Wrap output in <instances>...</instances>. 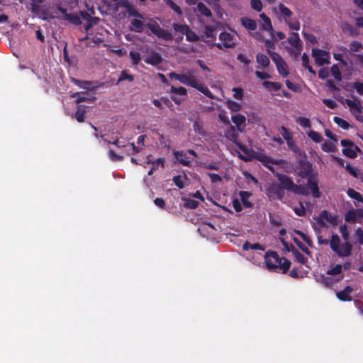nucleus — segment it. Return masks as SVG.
<instances>
[{
    "instance_id": "1",
    "label": "nucleus",
    "mask_w": 363,
    "mask_h": 363,
    "mask_svg": "<svg viewBox=\"0 0 363 363\" xmlns=\"http://www.w3.org/2000/svg\"><path fill=\"white\" fill-rule=\"evenodd\" d=\"M340 232L345 242L340 244L338 235L333 234L330 240V247L339 257H348L352 255V245L349 241L350 233L346 224L340 226Z\"/></svg>"
},
{
    "instance_id": "2",
    "label": "nucleus",
    "mask_w": 363,
    "mask_h": 363,
    "mask_svg": "<svg viewBox=\"0 0 363 363\" xmlns=\"http://www.w3.org/2000/svg\"><path fill=\"white\" fill-rule=\"evenodd\" d=\"M265 263L267 267L273 271L280 270L281 273L286 274L291 267V262L284 257H279L274 251H268L265 255Z\"/></svg>"
},
{
    "instance_id": "3",
    "label": "nucleus",
    "mask_w": 363,
    "mask_h": 363,
    "mask_svg": "<svg viewBox=\"0 0 363 363\" xmlns=\"http://www.w3.org/2000/svg\"><path fill=\"white\" fill-rule=\"evenodd\" d=\"M169 77L172 79L179 81L182 84L190 86L193 88L198 89L201 93L204 94V86L200 84L196 77L193 75H186L185 74H177L176 72H170Z\"/></svg>"
},
{
    "instance_id": "4",
    "label": "nucleus",
    "mask_w": 363,
    "mask_h": 363,
    "mask_svg": "<svg viewBox=\"0 0 363 363\" xmlns=\"http://www.w3.org/2000/svg\"><path fill=\"white\" fill-rule=\"evenodd\" d=\"M296 172L303 179H307L315 174L313 173L312 164L306 158L297 161Z\"/></svg>"
},
{
    "instance_id": "5",
    "label": "nucleus",
    "mask_w": 363,
    "mask_h": 363,
    "mask_svg": "<svg viewBox=\"0 0 363 363\" xmlns=\"http://www.w3.org/2000/svg\"><path fill=\"white\" fill-rule=\"evenodd\" d=\"M146 26L158 38L166 41H169L173 39L172 32L162 28L157 22L147 23Z\"/></svg>"
},
{
    "instance_id": "6",
    "label": "nucleus",
    "mask_w": 363,
    "mask_h": 363,
    "mask_svg": "<svg viewBox=\"0 0 363 363\" xmlns=\"http://www.w3.org/2000/svg\"><path fill=\"white\" fill-rule=\"evenodd\" d=\"M43 2L44 0H30L28 9L30 10L33 14L39 16L43 20H47L48 18V12L40 6Z\"/></svg>"
},
{
    "instance_id": "7",
    "label": "nucleus",
    "mask_w": 363,
    "mask_h": 363,
    "mask_svg": "<svg viewBox=\"0 0 363 363\" xmlns=\"http://www.w3.org/2000/svg\"><path fill=\"white\" fill-rule=\"evenodd\" d=\"M271 58L275 63L277 69L280 75L286 77L289 74V69L286 62L279 53H272Z\"/></svg>"
},
{
    "instance_id": "8",
    "label": "nucleus",
    "mask_w": 363,
    "mask_h": 363,
    "mask_svg": "<svg viewBox=\"0 0 363 363\" xmlns=\"http://www.w3.org/2000/svg\"><path fill=\"white\" fill-rule=\"evenodd\" d=\"M312 56L315 60V62L318 66H323L325 64L329 63V52L328 51L319 48H313Z\"/></svg>"
},
{
    "instance_id": "9",
    "label": "nucleus",
    "mask_w": 363,
    "mask_h": 363,
    "mask_svg": "<svg viewBox=\"0 0 363 363\" xmlns=\"http://www.w3.org/2000/svg\"><path fill=\"white\" fill-rule=\"evenodd\" d=\"M326 222L336 225L337 224V218L336 216H333L327 210L322 211L317 218V223L322 227L326 225Z\"/></svg>"
},
{
    "instance_id": "10",
    "label": "nucleus",
    "mask_w": 363,
    "mask_h": 363,
    "mask_svg": "<svg viewBox=\"0 0 363 363\" xmlns=\"http://www.w3.org/2000/svg\"><path fill=\"white\" fill-rule=\"evenodd\" d=\"M219 39L221 43H217L216 45L219 49L233 48L235 47V43L233 40V35L227 32H222L219 35Z\"/></svg>"
},
{
    "instance_id": "11",
    "label": "nucleus",
    "mask_w": 363,
    "mask_h": 363,
    "mask_svg": "<svg viewBox=\"0 0 363 363\" xmlns=\"http://www.w3.org/2000/svg\"><path fill=\"white\" fill-rule=\"evenodd\" d=\"M227 129L225 131V136L232 141L233 143H235L241 150L243 152L245 151V147L244 145H240L238 143V140L239 138V132L237 128H235L231 123L230 125H227Z\"/></svg>"
},
{
    "instance_id": "12",
    "label": "nucleus",
    "mask_w": 363,
    "mask_h": 363,
    "mask_svg": "<svg viewBox=\"0 0 363 363\" xmlns=\"http://www.w3.org/2000/svg\"><path fill=\"white\" fill-rule=\"evenodd\" d=\"M307 178L306 188L310 189L314 198H320L321 193L319 191L318 183L315 176Z\"/></svg>"
},
{
    "instance_id": "13",
    "label": "nucleus",
    "mask_w": 363,
    "mask_h": 363,
    "mask_svg": "<svg viewBox=\"0 0 363 363\" xmlns=\"http://www.w3.org/2000/svg\"><path fill=\"white\" fill-rule=\"evenodd\" d=\"M276 177L280 182L279 185L282 186L284 190L291 191L294 182L291 177L280 173H277Z\"/></svg>"
},
{
    "instance_id": "14",
    "label": "nucleus",
    "mask_w": 363,
    "mask_h": 363,
    "mask_svg": "<svg viewBox=\"0 0 363 363\" xmlns=\"http://www.w3.org/2000/svg\"><path fill=\"white\" fill-rule=\"evenodd\" d=\"M269 196H276L279 200H282L284 196V190L279 184L273 183L267 189Z\"/></svg>"
},
{
    "instance_id": "15",
    "label": "nucleus",
    "mask_w": 363,
    "mask_h": 363,
    "mask_svg": "<svg viewBox=\"0 0 363 363\" xmlns=\"http://www.w3.org/2000/svg\"><path fill=\"white\" fill-rule=\"evenodd\" d=\"M232 121L235 125L238 131L242 132L245 130L246 126V118L244 115L237 113L232 116Z\"/></svg>"
},
{
    "instance_id": "16",
    "label": "nucleus",
    "mask_w": 363,
    "mask_h": 363,
    "mask_svg": "<svg viewBox=\"0 0 363 363\" xmlns=\"http://www.w3.org/2000/svg\"><path fill=\"white\" fill-rule=\"evenodd\" d=\"M287 41L292 47L298 50L297 55H299L302 50V45L298 34L297 33H292L288 38Z\"/></svg>"
},
{
    "instance_id": "17",
    "label": "nucleus",
    "mask_w": 363,
    "mask_h": 363,
    "mask_svg": "<svg viewBox=\"0 0 363 363\" xmlns=\"http://www.w3.org/2000/svg\"><path fill=\"white\" fill-rule=\"evenodd\" d=\"M263 162V164L267 168L269 169V171H271L274 175L276 177V174L277 172H275L274 169L273 167L269 165L268 164H288L287 162H286L285 160H274L273 158L270 157H264V159L262 160Z\"/></svg>"
},
{
    "instance_id": "18",
    "label": "nucleus",
    "mask_w": 363,
    "mask_h": 363,
    "mask_svg": "<svg viewBox=\"0 0 363 363\" xmlns=\"http://www.w3.org/2000/svg\"><path fill=\"white\" fill-rule=\"evenodd\" d=\"M353 289L350 286H347L343 290L337 293V297L342 301H352L350 294L352 292Z\"/></svg>"
},
{
    "instance_id": "19",
    "label": "nucleus",
    "mask_w": 363,
    "mask_h": 363,
    "mask_svg": "<svg viewBox=\"0 0 363 363\" xmlns=\"http://www.w3.org/2000/svg\"><path fill=\"white\" fill-rule=\"evenodd\" d=\"M88 107L84 105H79L77 107V111L72 117L74 118L79 123L84 121L85 114L87 112Z\"/></svg>"
},
{
    "instance_id": "20",
    "label": "nucleus",
    "mask_w": 363,
    "mask_h": 363,
    "mask_svg": "<svg viewBox=\"0 0 363 363\" xmlns=\"http://www.w3.org/2000/svg\"><path fill=\"white\" fill-rule=\"evenodd\" d=\"M72 97L76 98L75 102L79 104L84 101H93L96 99L95 96L91 98L88 97V93L86 91L76 92L72 95Z\"/></svg>"
},
{
    "instance_id": "21",
    "label": "nucleus",
    "mask_w": 363,
    "mask_h": 363,
    "mask_svg": "<svg viewBox=\"0 0 363 363\" xmlns=\"http://www.w3.org/2000/svg\"><path fill=\"white\" fill-rule=\"evenodd\" d=\"M220 0H206L210 6H211L213 11L216 14L218 18H223V9L220 5Z\"/></svg>"
},
{
    "instance_id": "22",
    "label": "nucleus",
    "mask_w": 363,
    "mask_h": 363,
    "mask_svg": "<svg viewBox=\"0 0 363 363\" xmlns=\"http://www.w3.org/2000/svg\"><path fill=\"white\" fill-rule=\"evenodd\" d=\"M72 82L75 85L79 86V88L86 89L88 91H94L98 86H92L93 82L86 81V80H79L76 79H72Z\"/></svg>"
},
{
    "instance_id": "23",
    "label": "nucleus",
    "mask_w": 363,
    "mask_h": 363,
    "mask_svg": "<svg viewBox=\"0 0 363 363\" xmlns=\"http://www.w3.org/2000/svg\"><path fill=\"white\" fill-rule=\"evenodd\" d=\"M162 57L157 52H152L145 60V62L148 65H157L162 62Z\"/></svg>"
},
{
    "instance_id": "24",
    "label": "nucleus",
    "mask_w": 363,
    "mask_h": 363,
    "mask_svg": "<svg viewBox=\"0 0 363 363\" xmlns=\"http://www.w3.org/2000/svg\"><path fill=\"white\" fill-rule=\"evenodd\" d=\"M360 151V148L354 144V146L342 149V154L349 158L354 159L357 156V152Z\"/></svg>"
},
{
    "instance_id": "25",
    "label": "nucleus",
    "mask_w": 363,
    "mask_h": 363,
    "mask_svg": "<svg viewBox=\"0 0 363 363\" xmlns=\"http://www.w3.org/2000/svg\"><path fill=\"white\" fill-rule=\"evenodd\" d=\"M345 104L347 105V106L350 108L351 111H357L358 113L362 112L363 107L361 105V102L358 99H355L354 101L346 99L345 101Z\"/></svg>"
},
{
    "instance_id": "26",
    "label": "nucleus",
    "mask_w": 363,
    "mask_h": 363,
    "mask_svg": "<svg viewBox=\"0 0 363 363\" xmlns=\"http://www.w3.org/2000/svg\"><path fill=\"white\" fill-rule=\"evenodd\" d=\"M206 238L211 241L216 240L217 230L211 224L206 222Z\"/></svg>"
},
{
    "instance_id": "27",
    "label": "nucleus",
    "mask_w": 363,
    "mask_h": 363,
    "mask_svg": "<svg viewBox=\"0 0 363 363\" xmlns=\"http://www.w3.org/2000/svg\"><path fill=\"white\" fill-rule=\"evenodd\" d=\"M130 24L133 28H130L131 30H133L136 33H142L143 31V27L145 26L143 19H133L130 21Z\"/></svg>"
},
{
    "instance_id": "28",
    "label": "nucleus",
    "mask_w": 363,
    "mask_h": 363,
    "mask_svg": "<svg viewBox=\"0 0 363 363\" xmlns=\"http://www.w3.org/2000/svg\"><path fill=\"white\" fill-rule=\"evenodd\" d=\"M239 195L240 196V199L243 206L246 208H250L252 206V203L248 201V199L252 196V193L246 191H240L239 192Z\"/></svg>"
},
{
    "instance_id": "29",
    "label": "nucleus",
    "mask_w": 363,
    "mask_h": 363,
    "mask_svg": "<svg viewBox=\"0 0 363 363\" xmlns=\"http://www.w3.org/2000/svg\"><path fill=\"white\" fill-rule=\"evenodd\" d=\"M241 23L245 28H247L250 30H255L257 28L256 21L247 17L242 18Z\"/></svg>"
},
{
    "instance_id": "30",
    "label": "nucleus",
    "mask_w": 363,
    "mask_h": 363,
    "mask_svg": "<svg viewBox=\"0 0 363 363\" xmlns=\"http://www.w3.org/2000/svg\"><path fill=\"white\" fill-rule=\"evenodd\" d=\"M264 88L269 91H277L281 88V84L279 82H274L270 81H264L262 83Z\"/></svg>"
},
{
    "instance_id": "31",
    "label": "nucleus",
    "mask_w": 363,
    "mask_h": 363,
    "mask_svg": "<svg viewBox=\"0 0 363 363\" xmlns=\"http://www.w3.org/2000/svg\"><path fill=\"white\" fill-rule=\"evenodd\" d=\"M256 61L262 67H267L270 63L269 58L264 54L258 53L256 56Z\"/></svg>"
},
{
    "instance_id": "32",
    "label": "nucleus",
    "mask_w": 363,
    "mask_h": 363,
    "mask_svg": "<svg viewBox=\"0 0 363 363\" xmlns=\"http://www.w3.org/2000/svg\"><path fill=\"white\" fill-rule=\"evenodd\" d=\"M175 158L182 164L185 166H189L190 164V160L186 157V154L183 153L182 151H176L174 152Z\"/></svg>"
},
{
    "instance_id": "33",
    "label": "nucleus",
    "mask_w": 363,
    "mask_h": 363,
    "mask_svg": "<svg viewBox=\"0 0 363 363\" xmlns=\"http://www.w3.org/2000/svg\"><path fill=\"white\" fill-rule=\"evenodd\" d=\"M291 192L298 195L306 196L308 194L306 186L294 184Z\"/></svg>"
},
{
    "instance_id": "34",
    "label": "nucleus",
    "mask_w": 363,
    "mask_h": 363,
    "mask_svg": "<svg viewBox=\"0 0 363 363\" xmlns=\"http://www.w3.org/2000/svg\"><path fill=\"white\" fill-rule=\"evenodd\" d=\"M226 105L228 108H229L233 112H238L242 109L241 104L230 99L226 101Z\"/></svg>"
},
{
    "instance_id": "35",
    "label": "nucleus",
    "mask_w": 363,
    "mask_h": 363,
    "mask_svg": "<svg viewBox=\"0 0 363 363\" xmlns=\"http://www.w3.org/2000/svg\"><path fill=\"white\" fill-rule=\"evenodd\" d=\"M347 194L350 198L357 201L358 202H363V198L362 194L359 192L355 191L354 189L351 188L348 189L347 191Z\"/></svg>"
},
{
    "instance_id": "36",
    "label": "nucleus",
    "mask_w": 363,
    "mask_h": 363,
    "mask_svg": "<svg viewBox=\"0 0 363 363\" xmlns=\"http://www.w3.org/2000/svg\"><path fill=\"white\" fill-rule=\"evenodd\" d=\"M291 252L299 263L304 264L306 262V258L293 245H291Z\"/></svg>"
},
{
    "instance_id": "37",
    "label": "nucleus",
    "mask_w": 363,
    "mask_h": 363,
    "mask_svg": "<svg viewBox=\"0 0 363 363\" xmlns=\"http://www.w3.org/2000/svg\"><path fill=\"white\" fill-rule=\"evenodd\" d=\"M322 150L326 152H335L337 148L333 143L327 140L322 144Z\"/></svg>"
},
{
    "instance_id": "38",
    "label": "nucleus",
    "mask_w": 363,
    "mask_h": 363,
    "mask_svg": "<svg viewBox=\"0 0 363 363\" xmlns=\"http://www.w3.org/2000/svg\"><path fill=\"white\" fill-rule=\"evenodd\" d=\"M345 220L346 222H352V223L357 222V215H356V210L355 209L349 210L345 215Z\"/></svg>"
},
{
    "instance_id": "39",
    "label": "nucleus",
    "mask_w": 363,
    "mask_h": 363,
    "mask_svg": "<svg viewBox=\"0 0 363 363\" xmlns=\"http://www.w3.org/2000/svg\"><path fill=\"white\" fill-rule=\"evenodd\" d=\"M260 18L262 19V21L264 23L262 25L263 29L265 30H268V31L272 30L273 29V28H272V25L271 23L270 18L264 13L260 14Z\"/></svg>"
},
{
    "instance_id": "40",
    "label": "nucleus",
    "mask_w": 363,
    "mask_h": 363,
    "mask_svg": "<svg viewBox=\"0 0 363 363\" xmlns=\"http://www.w3.org/2000/svg\"><path fill=\"white\" fill-rule=\"evenodd\" d=\"M192 223H194L196 225H199V227L197 228L198 233L201 235V236L203 237L204 235L203 234V225H204V221L203 220V218H191Z\"/></svg>"
},
{
    "instance_id": "41",
    "label": "nucleus",
    "mask_w": 363,
    "mask_h": 363,
    "mask_svg": "<svg viewBox=\"0 0 363 363\" xmlns=\"http://www.w3.org/2000/svg\"><path fill=\"white\" fill-rule=\"evenodd\" d=\"M164 2L170 7L175 13H177L179 16L182 15V11L180 7L174 3L172 0H163Z\"/></svg>"
},
{
    "instance_id": "42",
    "label": "nucleus",
    "mask_w": 363,
    "mask_h": 363,
    "mask_svg": "<svg viewBox=\"0 0 363 363\" xmlns=\"http://www.w3.org/2000/svg\"><path fill=\"white\" fill-rule=\"evenodd\" d=\"M333 121L343 130H347L350 127V124L347 121L338 116H335L333 118Z\"/></svg>"
},
{
    "instance_id": "43",
    "label": "nucleus",
    "mask_w": 363,
    "mask_h": 363,
    "mask_svg": "<svg viewBox=\"0 0 363 363\" xmlns=\"http://www.w3.org/2000/svg\"><path fill=\"white\" fill-rule=\"evenodd\" d=\"M64 19L77 26L82 23L80 18L76 14L69 13L64 17Z\"/></svg>"
},
{
    "instance_id": "44",
    "label": "nucleus",
    "mask_w": 363,
    "mask_h": 363,
    "mask_svg": "<svg viewBox=\"0 0 363 363\" xmlns=\"http://www.w3.org/2000/svg\"><path fill=\"white\" fill-rule=\"evenodd\" d=\"M330 71L337 81L340 82L342 80V74L337 65H333L330 68Z\"/></svg>"
},
{
    "instance_id": "45",
    "label": "nucleus",
    "mask_w": 363,
    "mask_h": 363,
    "mask_svg": "<svg viewBox=\"0 0 363 363\" xmlns=\"http://www.w3.org/2000/svg\"><path fill=\"white\" fill-rule=\"evenodd\" d=\"M173 28L175 32L185 35L186 32L188 31L189 26L186 24L173 23Z\"/></svg>"
},
{
    "instance_id": "46",
    "label": "nucleus",
    "mask_w": 363,
    "mask_h": 363,
    "mask_svg": "<svg viewBox=\"0 0 363 363\" xmlns=\"http://www.w3.org/2000/svg\"><path fill=\"white\" fill-rule=\"evenodd\" d=\"M279 133H281V135L283 136L286 141L293 138L292 133L289 130V128L284 125L280 127Z\"/></svg>"
},
{
    "instance_id": "47",
    "label": "nucleus",
    "mask_w": 363,
    "mask_h": 363,
    "mask_svg": "<svg viewBox=\"0 0 363 363\" xmlns=\"http://www.w3.org/2000/svg\"><path fill=\"white\" fill-rule=\"evenodd\" d=\"M296 122L303 128H311L310 119L306 117L299 116L296 119Z\"/></svg>"
},
{
    "instance_id": "48",
    "label": "nucleus",
    "mask_w": 363,
    "mask_h": 363,
    "mask_svg": "<svg viewBox=\"0 0 363 363\" xmlns=\"http://www.w3.org/2000/svg\"><path fill=\"white\" fill-rule=\"evenodd\" d=\"M128 80L129 82H133L134 80V76L127 73L125 70L121 72V75L118 79L116 84H118L121 82Z\"/></svg>"
},
{
    "instance_id": "49",
    "label": "nucleus",
    "mask_w": 363,
    "mask_h": 363,
    "mask_svg": "<svg viewBox=\"0 0 363 363\" xmlns=\"http://www.w3.org/2000/svg\"><path fill=\"white\" fill-rule=\"evenodd\" d=\"M263 250V247L259 243L252 244L249 241H246L242 245L243 250Z\"/></svg>"
},
{
    "instance_id": "50",
    "label": "nucleus",
    "mask_w": 363,
    "mask_h": 363,
    "mask_svg": "<svg viewBox=\"0 0 363 363\" xmlns=\"http://www.w3.org/2000/svg\"><path fill=\"white\" fill-rule=\"evenodd\" d=\"M126 8L129 16H133L140 19H144L143 15L139 13L135 9L132 7L130 5H127Z\"/></svg>"
},
{
    "instance_id": "51",
    "label": "nucleus",
    "mask_w": 363,
    "mask_h": 363,
    "mask_svg": "<svg viewBox=\"0 0 363 363\" xmlns=\"http://www.w3.org/2000/svg\"><path fill=\"white\" fill-rule=\"evenodd\" d=\"M308 135L313 141L315 143H320L323 140L321 135L315 130H310L308 133Z\"/></svg>"
},
{
    "instance_id": "52",
    "label": "nucleus",
    "mask_w": 363,
    "mask_h": 363,
    "mask_svg": "<svg viewBox=\"0 0 363 363\" xmlns=\"http://www.w3.org/2000/svg\"><path fill=\"white\" fill-rule=\"evenodd\" d=\"M130 57L132 60V63L134 65H138L141 60V56L140 52H135V51H130Z\"/></svg>"
},
{
    "instance_id": "53",
    "label": "nucleus",
    "mask_w": 363,
    "mask_h": 363,
    "mask_svg": "<svg viewBox=\"0 0 363 363\" xmlns=\"http://www.w3.org/2000/svg\"><path fill=\"white\" fill-rule=\"evenodd\" d=\"M108 156L111 161L113 162H121L123 160L124 157L122 155H118L113 150H110L108 152Z\"/></svg>"
},
{
    "instance_id": "54",
    "label": "nucleus",
    "mask_w": 363,
    "mask_h": 363,
    "mask_svg": "<svg viewBox=\"0 0 363 363\" xmlns=\"http://www.w3.org/2000/svg\"><path fill=\"white\" fill-rule=\"evenodd\" d=\"M349 86L354 88L357 93L363 96V83L359 81L348 84Z\"/></svg>"
},
{
    "instance_id": "55",
    "label": "nucleus",
    "mask_w": 363,
    "mask_h": 363,
    "mask_svg": "<svg viewBox=\"0 0 363 363\" xmlns=\"http://www.w3.org/2000/svg\"><path fill=\"white\" fill-rule=\"evenodd\" d=\"M342 266L341 264H336L335 267L329 269L327 271L328 275H336L342 272Z\"/></svg>"
},
{
    "instance_id": "56",
    "label": "nucleus",
    "mask_w": 363,
    "mask_h": 363,
    "mask_svg": "<svg viewBox=\"0 0 363 363\" xmlns=\"http://www.w3.org/2000/svg\"><path fill=\"white\" fill-rule=\"evenodd\" d=\"M184 206L187 208L195 209L198 207L199 203L194 199H187L185 200Z\"/></svg>"
},
{
    "instance_id": "57",
    "label": "nucleus",
    "mask_w": 363,
    "mask_h": 363,
    "mask_svg": "<svg viewBox=\"0 0 363 363\" xmlns=\"http://www.w3.org/2000/svg\"><path fill=\"white\" fill-rule=\"evenodd\" d=\"M185 35L186 40L190 42H195L199 39L197 35L194 31L190 30L189 28L188 29V31L186 32Z\"/></svg>"
},
{
    "instance_id": "58",
    "label": "nucleus",
    "mask_w": 363,
    "mask_h": 363,
    "mask_svg": "<svg viewBox=\"0 0 363 363\" xmlns=\"http://www.w3.org/2000/svg\"><path fill=\"white\" fill-rule=\"evenodd\" d=\"M233 92V97L236 99H238V100H242V97H243V95H244V91H243V89L240 87H235L232 89Z\"/></svg>"
},
{
    "instance_id": "59",
    "label": "nucleus",
    "mask_w": 363,
    "mask_h": 363,
    "mask_svg": "<svg viewBox=\"0 0 363 363\" xmlns=\"http://www.w3.org/2000/svg\"><path fill=\"white\" fill-rule=\"evenodd\" d=\"M264 46L267 49V52L269 54V55L271 57L272 53H276L275 52L272 51V50L275 49L274 43L271 40H267L264 42Z\"/></svg>"
},
{
    "instance_id": "60",
    "label": "nucleus",
    "mask_w": 363,
    "mask_h": 363,
    "mask_svg": "<svg viewBox=\"0 0 363 363\" xmlns=\"http://www.w3.org/2000/svg\"><path fill=\"white\" fill-rule=\"evenodd\" d=\"M250 5L252 9L256 11H261L262 9V3L261 0H251Z\"/></svg>"
},
{
    "instance_id": "61",
    "label": "nucleus",
    "mask_w": 363,
    "mask_h": 363,
    "mask_svg": "<svg viewBox=\"0 0 363 363\" xmlns=\"http://www.w3.org/2000/svg\"><path fill=\"white\" fill-rule=\"evenodd\" d=\"M285 21L291 29L294 30H298L300 29V23L296 18L291 21H287V20L285 18Z\"/></svg>"
},
{
    "instance_id": "62",
    "label": "nucleus",
    "mask_w": 363,
    "mask_h": 363,
    "mask_svg": "<svg viewBox=\"0 0 363 363\" xmlns=\"http://www.w3.org/2000/svg\"><path fill=\"white\" fill-rule=\"evenodd\" d=\"M279 11L285 16L290 17L292 15L291 10L283 4L279 5Z\"/></svg>"
},
{
    "instance_id": "63",
    "label": "nucleus",
    "mask_w": 363,
    "mask_h": 363,
    "mask_svg": "<svg viewBox=\"0 0 363 363\" xmlns=\"http://www.w3.org/2000/svg\"><path fill=\"white\" fill-rule=\"evenodd\" d=\"M286 143L288 145V147L292 150L294 153H298L299 152V148L296 145V143L293 140V138H291L290 140H286Z\"/></svg>"
},
{
    "instance_id": "64",
    "label": "nucleus",
    "mask_w": 363,
    "mask_h": 363,
    "mask_svg": "<svg viewBox=\"0 0 363 363\" xmlns=\"http://www.w3.org/2000/svg\"><path fill=\"white\" fill-rule=\"evenodd\" d=\"M171 92L175 94H178L179 96H186V89L184 87H179L176 88L174 86L171 87Z\"/></svg>"
}]
</instances>
